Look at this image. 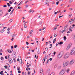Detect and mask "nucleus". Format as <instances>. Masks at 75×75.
Here are the masks:
<instances>
[{"instance_id":"5","label":"nucleus","mask_w":75,"mask_h":75,"mask_svg":"<svg viewBox=\"0 0 75 75\" xmlns=\"http://www.w3.org/2000/svg\"><path fill=\"white\" fill-rule=\"evenodd\" d=\"M71 45H72V43H70V44H69V45H68V47H67L66 50H69V48H71Z\"/></svg>"},{"instance_id":"38","label":"nucleus","mask_w":75,"mask_h":75,"mask_svg":"<svg viewBox=\"0 0 75 75\" xmlns=\"http://www.w3.org/2000/svg\"><path fill=\"white\" fill-rule=\"evenodd\" d=\"M58 13V11H57V12H54V15H55L57 14V13Z\"/></svg>"},{"instance_id":"46","label":"nucleus","mask_w":75,"mask_h":75,"mask_svg":"<svg viewBox=\"0 0 75 75\" xmlns=\"http://www.w3.org/2000/svg\"><path fill=\"white\" fill-rule=\"evenodd\" d=\"M10 55H8V58H10Z\"/></svg>"},{"instance_id":"51","label":"nucleus","mask_w":75,"mask_h":75,"mask_svg":"<svg viewBox=\"0 0 75 75\" xmlns=\"http://www.w3.org/2000/svg\"><path fill=\"white\" fill-rule=\"evenodd\" d=\"M11 23V22H12V21H13V19H11L10 21H9Z\"/></svg>"},{"instance_id":"4","label":"nucleus","mask_w":75,"mask_h":75,"mask_svg":"<svg viewBox=\"0 0 75 75\" xmlns=\"http://www.w3.org/2000/svg\"><path fill=\"white\" fill-rule=\"evenodd\" d=\"M74 63V60L72 59L70 62L69 64L70 65H72Z\"/></svg>"},{"instance_id":"20","label":"nucleus","mask_w":75,"mask_h":75,"mask_svg":"<svg viewBox=\"0 0 75 75\" xmlns=\"http://www.w3.org/2000/svg\"><path fill=\"white\" fill-rule=\"evenodd\" d=\"M16 35V34H13L11 35L12 37H15Z\"/></svg>"},{"instance_id":"54","label":"nucleus","mask_w":75,"mask_h":75,"mask_svg":"<svg viewBox=\"0 0 75 75\" xmlns=\"http://www.w3.org/2000/svg\"><path fill=\"white\" fill-rule=\"evenodd\" d=\"M49 10H52V8H49Z\"/></svg>"},{"instance_id":"52","label":"nucleus","mask_w":75,"mask_h":75,"mask_svg":"<svg viewBox=\"0 0 75 75\" xmlns=\"http://www.w3.org/2000/svg\"><path fill=\"white\" fill-rule=\"evenodd\" d=\"M59 3V1L57 2H56V3L57 5H58V4Z\"/></svg>"},{"instance_id":"15","label":"nucleus","mask_w":75,"mask_h":75,"mask_svg":"<svg viewBox=\"0 0 75 75\" xmlns=\"http://www.w3.org/2000/svg\"><path fill=\"white\" fill-rule=\"evenodd\" d=\"M69 71H70L69 69H68L66 70V72H67V73H69Z\"/></svg>"},{"instance_id":"55","label":"nucleus","mask_w":75,"mask_h":75,"mask_svg":"<svg viewBox=\"0 0 75 75\" xmlns=\"http://www.w3.org/2000/svg\"><path fill=\"white\" fill-rule=\"evenodd\" d=\"M42 61H45V59L44 58V59H43Z\"/></svg>"},{"instance_id":"49","label":"nucleus","mask_w":75,"mask_h":75,"mask_svg":"<svg viewBox=\"0 0 75 75\" xmlns=\"http://www.w3.org/2000/svg\"><path fill=\"white\" fill-rule=\"evenodd\" d=\"M49 61V59H48L47 61V64H48V63Z\"/></svg>"},{"instance_id":"32","label":"nucleus","mask_w":75,"mask_h":75,"mask_svg":"<svg viewBox=\"0 0 75 75\" xmlns=\"http://www.w3.org/2000/svg\"><path fill=\"white\" fill-rule=\"evenodd\" d=\"M59 44L61 45V44H63V42H61L59 43Z\"/></svg>"},{"instance_id":"21","label":"nucleus","mask_w":75,"mask_h":75,"mask_svg":"<svg viewBox=\"0 0 75 75\" xmlns=\"http://www.w3.org/2000/svg\"><path fill=\"white\" fill-rule=\"evenodd\" d=\"M43 71V70H42V69H41L40 71V74H42V72Z\"/></svg>"},{"instance_id":"59","label":"nucleus","mask_w":75,"mask_h":75,"mask_svg":"<svg viewBox=\"0 0 75 75\" xmlns=\"http://www.w3.org/2000/svg\"><path fill=\"white\" fill-rule=\"evenodd\" d=\"M58 44H59V43L58 42H57L56 44V46L57 47V45H58Z\"/></svg>"},{"instance_id":"36","label":"nucleus","mask_w":75,"mask_h":75,"mask_svg":"<svg viewBox=\"0 0 75 75\" xmlns=\"http://www.w3.org/2000/svg\"><path fill=\"white\" fill-rule=\"evenodd\" d=\"M58 68L59 69H60V68H61V66H59L58 67Z\"/></svg>"},{"instance_id":"41","label":"nucleus","mask_w":75,"mask_h":75,"mask_svg":"<svg viewBox=\"0 0 75 75\" xmlns=\"http://www.w3.org/2000/svg\"><path fill=\"white\" fill-rule=\"evenodd\" d=\"M26 45H28V44H29V43H28V42H26Z\"/></svg>"},{"instance_id":"26","label":"nucleus","mask_w":75,"mask_h":75,"mask_svg":"<svg viewBox=\"0 0 75 75\" xmlns=\"http://www.w3.org/2000/svg\"><path fill=\"white\" fill-rule=\"evenodd\" d=\"M64 41H66V40H67V38H66V36H64Z\"/></svg>"},{"instance_id":"2","label":"nucleus","mask_w":75,"mask_h":75,"mask_svg":"<svg viewBox=\"0 0 75 75\" xmlns=\"http://www.w3.org/2000/svg\"><path fill=\"white\" fill-rule=\"evenodd\" d=\"M70 54L71 55H75V48H73L71 51Z\"/></svg>"},{"instance_id":"13","label":"nucleus","mask_w":75,"mask_h":75,"mask_svg":"<svg viewBox=\"0 0 75 75\" xmlns=\"http://www.w3.org/2000/svg\"><path fill=\"white\" fill-rule=\"evenodd\" d=\"M3 71H1L0 72V74H1V75H4V73H3Z\"/></svg>"},{"instance_id":"33","label":"nucleus","mask_w":75,"mask_h":75,"mask_svg":"<svg viewBox=\"0 0 75 75\" xmlns=\"http://www.w3.org/2000/svg\"><path fill=\"white\" fill-rule=\"evenodd\" d=\"M69 2V3H72V2H73V0H70Z\"/></svg>"},{"instance_id":"28","label":"nucleus","mask_w":75,"mask_h":75,"mask_svg":"<svg viewBox=\"0 0 75 75\" xmlns=\"http://www.w3.org/2000/svg\"><path fill=\"white\" fill-rule=\"evenodd\" d=\"M7 4L8 6V7H10L11 6V5L9 4L8 3H7Z\"/></svg>"},{"instance_id":"29","label":"nucleus","mask_w":75,"mask_h":75,"mask_svg":"<svg viewBox=\"0 0 75 75\" xmlns=\"http://www.w3.org/2000/svg\"><path fill=\"white\" fill-rule=\"evenodd\" d=\"M3 25V24H0V28L2 27Z\"/></svg>"},{"instance_id":"43","label":"nucleus","mask_w":75,"mask_h":75,"mask_svg":"<svg viewBox=\"0 0 75 75\" xmlns=\"http://www.w3.org/2000/svg\"><path fill=\"white\" fill-rule=\"evenodd\" d=\"M9 3H10V4H12V3H13L12 2H11V1H9Z\"/></svg>"},{"instance_id":"37","label":"nucleus","mask_w":75,"mask_h":75,"mask_svg":"<svg viewBox=\"0 0 75 75\" xmlns=\"http://www.w3.org/2000/svg\"><path fill=\"white\" fill-rule=\"evenodd\" d=\"M57 67V64L55 65L54 66V68H56Z\"/></svg>"},{"instance_id":"53","label":"nucleus","mask_w":75,"mask_h":75,"mask_svg":"<svg viewBox=\"0 0 75 75\" xmlns=\"http://www.w3.org/2000/svg\"><path fill=\"white\" fill-rule=\"evenodd\" d=\"M46 2L45 1V4H48V3H49V2Z\"/></svg>"},{"instance_id":"14","label":"nucleus","mask_w":75,"mask_h":75,"mask_svg":"<svg viewBox=\"0 0 75 75\" xmlns=\"http://www.w3.org/2000/svg\"><path fill=\"white\" fill-rule=\"evenodd\" d=\"M40 51H40V49H38V54H40Z\"/></svg>"},{"instance_id":"34","label":"nucleus","mask_w":75,"mask_h":75,"mask_svg":"<svg viewBox=\"0 0 75 75\" xmlns=\"http://www.w3.org/2000/svg\"><path fill=\"white\" fill-rule=\"evenodd\" d=\"M31 73V72L28 71V75H30V74Z\"/></svg>"},{"instance_id":"60","label":"nucleus","mask_w":75,"mask_h":75,"mask_svg":"<svg viewBox=\"0 0 75 75\" xmlns=\"http://www.w3.org/2000/svg\"><path fill=\"white\" fill-rule=\"evenodd\" d=\"M57 27H54L53 29L54 30H55L56 29H57Z\"/></svg>"},{"instance_id":"40","label":"nucleus","mask_w":75,"mask_h":75,"mask_svg":"<svg viewBox=\"0 0 75 75\" xmlns=\"http://www.w3.org/2000/svg\"><path fill=\"white\" fill-rule=\"evenodd\" d=\"M72 16V14H71L70 15H69V18H71V16Z\"/></svg>"},{"instance_id":"10","label":"nucleus","mask_w":75,"mask_h":75,"mask_svg":"<svg viewBox=\"0 0 75 75\" xmlns=\"http://www.w3.org/2000/svg\"><path fill=\"white\" fill-rule=\"evenodd\" d=\"M62 70L64 72H65V71L67 70V68H64Z\"/></svg>"},{"instance_id":"61","label":"nucleus","mask_w":75,"mask_h":75,"mask_svg":"<svg viewBox=\"0 0 75 75\" xmlns=\"http://www.w3.org/2000/svg\"><path fill=\"white\" fill-rule=\"evenodd\" d=\"M10 11H11V9H10L8 10V12L9 13H10Z\"/></svg>"},{"instance_id":"42","label":"nucleus","mask_w":75,"mask_h":75,"mask_svg":"<svg viewBox=\"0 0 75 75\" xmlns=\"http://www.w3.org/2000/svg\"><path fill=\"white\" fill-rule=\"evenodd\" d=\"M61 33H64V32H65V30H63V31H61Z\"/></svg>"},{"instance_id":"24","label":"nucleus","mask_w":75,"mask_h":75,"mask_svg":"<svg viewBox=\"0 0 75 75\" xmlns=\"http://www.w3.org/2000/svg\"><path fill=\"white\" fill-rule=\"evenodd\" d=\"M8 52H9V53H10L11 54V52H11V51L10 50H8Z\"/></svg>"},{"instance_id":"35","label":"nucleus","mask_w":75,"mask_h":75,"mask_svg":"<svg viewBox=\"0 0 75 75\" xmlns=\"http://www.w3.org/2000/svg\"><path fill=\"white\" fill-rule=\"evenodd\" d=\"M13 60L15 62H16V59H15L14 58L13 59Z\"/></svg>"},{"instance_id":"25","label":"nucleus","mask_w":75,"mask_h":75,"mask_svg":"<svg viewBox=\"0 0 75 75\" xmlns=\"http://www.w3.org/2000/svg\"><path fill=\"white\" fill-rule=\"evenodd\" d=\"M4 31V29H2L1 30V33H3V32Z\"/></svg>"},{"instance_id":"17","label":"nucleus","mask_w":75,"mask_h":75,"mask_svg":"<svg viewBox=\"0 0 75 75\" xmlns=\"http://www.w3.org/2000/svg\"><path fill=\"white\" fill-rule=\"evenodd\" d=\"M74 20H72V21H69V23H71V22H72L71 23H72L74 22Z\"/></svg>"},{"instance_id":"12","label":"nucleus","mask_w":75,"mask_h":75,"mask_svg":"<svg viewBox=\"0 0 75 75\" xmlns=\"http://www.w3.org/2000/svg\"><path fill=\"white\" fill-rule=\"evenodd\" d=\"M3 15V11L1 10H0V17Z\"/></svg>"},{"instance_id":"11","label":"nucleus","mask_w":75,"mask_h":75,"mask_svg":"<svg viewBox=\"0 0 75 75\" xmlns=\"http://www.w3.org/2000/svg\"><path fill=\"white\" fill-rule=\"evenodd\" d=\"M65 55H66L67 57H69V52H67L66 53Z\"/></svg>"},{"instance_id":"57","label":"nucleus","mask_w":75,"mask_h":75,"mask_svg":"<svg viewBox=\"0 0 75 75\" xmlns=\"http://www.w3.org/2000/svg\"><path fill=\"white\" fill-rule=\"evenodd\" d=\"M22 50H24V47H22L21 48Z\"/></svg>"},{"instance_id":"7","label":"nucleus","mask_w":75,"mask_h":75,"mask_svg":"<svg viewBox=\"0 0 75 75\" xmlns=\"http://www.w3.org/2000/svg\"><path fill=\"white\" fill-rule=\"evenodd\" d=\"M8 61L10 63V64H11V63H13V60L11 58H8Z\"/></svg>"},{"instance_id":"3","label":"nucleus","mask_w":75,"mask_h":75,"mask_svg":"<svg viewBox=\"0 0 75 75\" xmlns=\"http://www.w3.org/2000/svg\"><path fill=\"white\" fill-rule=\"evenodd\" d=\"M63 55V53H62V52H61L60 53L58 54V58H61L62 57Z\"/></svg>"},{"instance_id":"19","label":"nucleus","mask_w":75,"mask_h":75,"mask_svg":"<svg viewBox=\"0 0 75 75\" xmlns=\"http://www.w3.org/2000/svg\"><path fill=\"white\" fill-rule=\"evenodd\" d=\"M50 69H48L47 71V73H50Z\"/></svg>"},{"instance_id":"39","label":"nucleus","mask_w":75,"mask_h":75,"mask_svg":"<svg viewBox=\"0 0 75 75\" xmlns=\"http://www.w3.org/2000/svg\"><path fill=\"white\" fill-rule=\"evenodd\" d=\"M7 67H7V66H4V68H5V69H7Z\"/></svg>"},{"instance_id":"48","label":"nucleus","mask_w":75,"mask_h":75,"mask_svg":"<svg viewBox=\"0 0 75 75\" xmlns=\"http://www.w3.org/2000/svg\"><path fill=\"white\" fill-rule=\"evenodd\" d=\"M49 60L50 61H52V58H50V59H49Z\"/></svg>"},{"instance_id":"31","label":"nucleus","mask_w":75,"mask_h":75,"mask_svg":"<svg viewBox=\"0 0 75 75\" xmlns=\"http://www.w3.org/2000/svg\"><path fill=\"white\" fill-rule=\"evenodd\" d=\"M17 70H18V71H20V67H18Z\"/></svg>"},{"instance_id":"9","label":"nucleus","mask_w":75,"mask_h":75,"mask_svg":"<svg viewBox=\"0 0 75 75\" xmlns=\"http://www.w3.org/2000/svg\"><path fill=\"white\" fill-rule=\"evenodd\" d=\"M75 71L73 70L72 71L70 75H74L75 74Z\"/></svg>"},{"instance_id":"45","label":"nucleus","mask_w":75,"mask_h":75,"mask_svg":"<svg viewBox=\"0 0 75 75\" xmlns=\"http://www.w3.org/2000/svg\"><path fill=\"white\" fill-rule=\"evenodd\" d=\"M28 1H29L28 0H27L26 1V2H25V4H26V3H28Z\"/></svg>"},{"instance_id":"22","label":"nucleus","mask_w":75,"mask_h":75,"mask_svg":"<svg viewBox=\"0 0 75 75\" xmlns=\"http://www.w3.org/2000/svg\"><path fill=\"white\" fill-rule=\"evenodd\" d=\"M68 25H66V26H64V29H66V28H67V27H68Z\"/></svg>"},{"instance_id":"23","label":"nucleus","mask_w":75,"mask_h":75,"mask_svg":"<svg viewBox=\"0 0 75 75\" xmlns=\"http://www.w3.org/2000/svg\"><path fill=\"white\" fill-rule=\"evenodd\" d=\"M13 56L14 57H16V54H13Z\"/></svg>"},{"instance_id":"62","label":"nucleus","mask_w":75,"mask_h":75,"mask_svg":"<svg viewBox=\"0 0 75 75\" xmlns=\"http://www.w3.org/2000/svg\"><path fill=\"white\" fill-rule=\"evenodd\" d=\"M13 40H14V38L13 37L12 38L11 40H12V41H13Z\"/></svg>"},{"instance_id":"8","label":"nucleus","mask_w":75,"mask_h":75,"mask_svg":"<svg viewBox=\"0 0 75 75\" xmlns=\"http://www.w3.org/2000/svg\"><path fill=\"white\" fill-rule=\"evenodd\" d=\"M68 58V57L67 56L66 54H65L63 57V59H67V58Z\"/></svg>"},{"instance_id":"30","label":"nucleus","mask_w":75,"mask_h":75,"mask_svg":"<svg viewBox=\"0 0 75 75\" xmlns=\"http://www.w3.org/2000/svg\"><path fill=\"white\" fill-rule=\"evenodd\" d=\"M18 47V46H17V45H15L14 46V48H16V47Z\"/></svg>"},{"instance_id":"63","label":"nucleus","mask_w":75,"mask_h":75,"mask_svg":"<svg viewBox=\"0 0 75 75\" xmlns=\"http://www.w3.org/2000/svg\"><path fill=\"white\" fill-rule=\"evenodd\" d=\"M23 1H21V2H20V4H22V3H23Z\"/></svg>"},{"instance_id":"6","label":"nucleus","mask_w":75,"mask_h":75,"mask_svg":"<svg viewBox=\"0 0 75 75\" xmlns=\"http://www.w3.org/2000/svg\"><path fill=\"white\" fill-rule=\"evenodd\" d=\"M65 73V72H64V71H62V70H61L60 72L59 75H64V74Z\"/></svg>"},{"instance_id":"58","label":"nucleus","mask_w":75,"mask_h":75,"mask_svg":"<svg viewBox=\"0 0 75 75\" xmlns=\"http://www.w3.org/2000/svg\"><path fill=\"white\" fill-rule=\"evenodd\" d=\"M10 30V28H8L7 29L8 31H9Z\"/></svg>"},{"instance_id":"50","label":"nucleus","mask_w":75,"mask_h":75,"mask_svg":"<svg viewBox=\"0 0 75 75\" xmlns=\"http://www.w3.org/2000/svg\"><path fill=\"white\" fill-rule=\"evenodd\" d=\"M22 75H24V72H23L22 74Z\"/></svg>"},{"instance_id":"56","label":"nucleus","mask_w":75,"mask_h":75,"mask_svg":"<svg viewBox=\"0 0 75 75\" xmlns=\"http://www.w3.org/2000/svg\"><path fill=\"white\" fill-rule=\"evenodd\" d=\"M28 5H26L25 6V7L26 8H27V7H28Z\"/></svg>"},{"instance_id":"1","label":"nucleus","mask_w":75,"mask_h":75,"mask_svg":"<svg viewBox=\"0 0 75 75\" xmlns=\"http://www.w3.org/2000/svg\"><path fill=\"white\" fill-rule=\"evenodd\" d=\"M69 64V61H64L63 62V67H67Z\"/></svg>"},{"instance_id":"16","label":"nucleus","mask_w":75,"mask_h":75,"mask_svg":"<svg viewBox=\"0 0 75 75\" xmlns=\"http://www.w3.org/2000/svg\"><path fill=\"white\" fill-rule=\"evenodd\" d=\"M56 41V38H55L53 40V44H54V43Z\"/></svg>"},{"instance_id":"44","label":"nucleus","mask_w":75,"mask_h":75,"mask_svg":"<svg viewBox=\"0 0 75 75\" xmlns=\"http://www.w3.org/2000/svg\"><path fill=\"white\" fill-rule=\"evenodd\" d=\"M32 11V9L30 10L29 11H28L29 13H31Z\"/></svg>"},{"instance_id":"27","label":"nucleus","mask_w":75,"mask_h":75,"mask_svg":"<svg viewBox=\"0 0 75 75\" xmlns=\"http://www.w3.org/2000/svg\"><path fill=\"white\" fill-rule=\"evenodd\" d=\"M1 60L2 61H3L4 60V58L3 57H1Z\"/></svg>"},{"instance_id":"64","label":"nucleus","mask_w":75,"mask_h":75,"mask_svg":"<svg viewBox=\"0 0 75 75\" xmlns=\"http://www.w3.org/2000/svg\"><path fill=\"white\" fill-rule=\"evenodd\" d=\"M18 73H21V71L19 70V71H18Z\"/></svg>"},{"instance_id":"18","label":"nucleus","mask_w":75,"mask_h":75,"mask_svg":"<svg viewBox=\"0 0 75 75\" xmlns=\"http://www.w3.org/2000/svg\"><path fill=\"white\" fill-rule=\"evenodd\" d=\"M50 75H55V73L54 72H52L51 74Z\"/></svg>"},{"instance_id":"47","label":"nucleus","mask_w":75,"mask_h":75,"mask_svg":"<svg viewBox=\"0 0 75 75\" xmlns=\"http://www.w3.org/2000/svg\"><path fill=\"white\" fill-rule=\"evenodd\" d=\"M64 16V15H62V16H59V18H61V17H63Z\"/></svg>"}]
</instances>
